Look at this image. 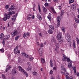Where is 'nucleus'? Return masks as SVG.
<instances>
[{
    "label": "nucleus",
    "instance_id": "1",
    "mask_svg": "<svg viewBox=\"0 0 79 79\" xmlns=\"http://www.w3.org/2000/svg\"><path fill=\"white\" fill-rule=\"evenodd\" d=\"M61 33L59 32L56 36V39L57 40H59L60 44H61L62 42H63V40L62 39V37H61Z\"/></svg>",
    "mask_w": 79,
    "mask_h": 79
},
{
    "label": "nucleus",
    "instance_id": "2",
    "mask_svg": "<svg viewBox=\"0 0 79 79\" xmlns=\"http://www.w3.org/2000/svg\"><path fill=\"white\" fill-rule=\"evenodd\" d=\"M65 58L66 60H67L68 62H69L68 64V67L71 69L73 68V65H72V63H73V62H72V61L69 58L66 57Z\"/></svg>",
    "mask_w": 79,
    "mask_h": 79
},
{
    "label": "nucleus",
    "instance_id": "3",
    "mask_svg": "<svg viewBox=\"0 0 79 79\" xmlns=\"http://www.w3.org/2000/svg\"><path fill=\"white\" fill-rule=\"evenodd\" d=\"M19 34V31H18V30H15L13 33H11V35L12 37H15V35H18Z\"/></svg>",
    "mask_w": 79,
    "mask_h": 79
},
{
    "label": "nucleus",
    "instance_id": "4",
    "mask_svg": "<svg viewBox=\"0 0 79 79\" xmlns=\"http://www.w3.org/2000/svg\"><path fill=\"white\" fill-rule=\"evenodd\" d=\"M5 16L6 17H4L3 19V21H6L8 19H10V16L9 15H7V14H5Z\"/></svg>",
    "mask_w": 79,
    "mask_h": 79
},
{
    "label": "nucleus",
    "instance_id": "5",
    "mask_svg": "<svg viewBox=\"0 0 79 79\" xmlns=\"http://www.w3.org/2000/svg\"><path fill=\"white\" fill-rule=\"evenodd\" d=\"M60 21H61L60 18L57 17V21L58 22L57 24L58 25L57 26V27H59L60 24Z\"/></svg>",
    "mask_w": 79,
    "mask_h": 79
},
{
    "label": "nucleus",
    "instance_id": "6",
    "mask_svg": "<svg viewBox=\"0 0 79 79\" xmlns=\"http://www.w3.org/2000/svg\"><path fill=\"white\" fill-rule=\"evenodd\" d=\"M15 8V6H12L9 9L8 11H10V10H11V11H12V10H14Z\"/></svg>",
    "mask_w": 79,
    "mask_h": 79
},
{
    "label": "nucleus",
    "instance_id": "7",
    "mask_svg": "<svg viewBox=\"0 0 79 79\" xmlns=\"http://www.w3.org/2000/svg\"><path fill=\"white\" fill-rule=\"evenodd\" d=\"M50 66L52 68L53 67V61L51 60L50 62Z\"/></svg>",
    "mask_w": 79,
    "mask_h": 79
},
{
    "label": "nucleus",
    "instance_id": "8",
    "mask_svg": "<svg viewBox=\"0 0 79 79\" xmlns=\"http://www.w3.org/2000/svg\"><path fill=\"white\" fill-rule=\"evenodd\" d=\"M37 18L38 19H39L40 20V21H41L42 20V17L40 14H38L37 15Z\"/></svg>",
    "mask_w": 79,
    "mask_h": 79
},
{
    "label": "nucleus",
    "instance_id": "9",
    "mask_svg": "<svg viewBox=\"0 0 79 79\" xmlns=\"http://www.w3.org/2000/svg\"><path fill=\"white\" fill-rule=\"evenodd\" d=\"M39 53L41 56L42 55V49L40 48L39 50Z\"/></svg>",
    "mask_w": 79,
    "mask_h": 79
},
{
    "label": "nucleus",
    "instance_id": "10",
    "mask_svg": "<svg viewBox=\"0 0 79 79\" xmlns=\"http://www.w3.org/2000/svg\"><path fill=\"white\" fill-rule=\"evenodd\" d=\"M72 8L73 9V10H76V4H73L72 5Z\"/></svg>",
    "mask_w": 79,
    "mask_h": 79
},
{
    "label": "nucleus",
    "instance_id": "11",
    "mask_svg": "<svg viewBox=\"0 0 79 79\" xmlns=\"http://www.w3.org/2000/svg\"><path fill=\"white\" fill-rule=\"evenodd\" d=\"M31 17L32 15L31 14H29L28 15L27 17V19H28V20H29V19H31Z\"/></svg>",
    "mask_w": 79,
    "mask_h": 79
},
{
    "label": "nucleus",
    "instance_id": "12",
    "mask_svg": "<svg viewBox=\"0 0 79 79\" xmlns=\"http://www.w3.org/2000/svg\"><path fill=\"white\" fill-rule=\"evenodd\" d=\"M51 40H52L54 42H55L56 45L57 44V45H58V44L56 43V40H55V38H52L51 39Z\"/></svg>",
    "mask_w": 79,
    "mask_h": 79
},
{
    "label": "nucleus",
    "instance_id": "13",
    "mask_svg": "<svg viewBox=\"0 0 79 79\" xmlns=\"http://www.w3.org/2000/svg\"><path fill=\"white\" fill-rule=\"evenodd\" d=\"M61 69L62 70H63V71H64V72H66V70L65 69V68H64V66H61Z\"/></svg>",
    "mask_w": 79,
    "mask_h": 79
},
{
    "label": "nucleus",
    "instance_id": "14",
    "mask_svg": "<svg viewBox=\"0 0 79 79\" xmlns=\"http://www.w3.org/2000/svg\"><path fill=\"white\" fill-rule=\"evenodd\" d=\"M16 17H15V16L12 17V19L13 21H15L16 20Z\"/></svg>",
    "mask_w": 79,
    "mask_h": 79
},
{
    "label": "nucleus",
    "instance_id": "15",
    "mask_svg": "<svg viewBox=\"0 0 79 79\" xmlns=\"http://www.w3.org/2000/svg\"><path fill=\"white\" fill-rule=\"evenodd\" d=\"M48 32L49 34H51L53 33V31H52V30L50 29H49L48 30Z\"/></svg>",
    "mask_w": 79,
    "mask_h": 79
},
{
    "label": "nucleus",
    "instance_id": "16",
    "mask_svg": "<svg viewBox=\"0 0 79 79\" xmlns=\"http://www.w3.org/2000/svg\"><path fill=\"white\" fill-rule=\"evenodd\" d=\"M43 12H44V13H45V12H46V11H47V9H46L45 7H43Z\"/></svg>",
    "mask_w": 79,
    "mask_h": 79
},
{
    "label": "nucleus",
    "instance_id": "17",
    "mask_svg": "<svg viewBox=\"0 0 79 79\" xmlns=\"http://www.w3.org/2000/svg\"><path fill=\"white\" fill-rule=\"evenodd\" d=\"M66 79H73V77H70V78L69 77V76H68H68L67 75H66Z\"/></svg>",
    "mask_w": 79,
    "mask_h": 79
},
{
    "label": "nucleus",
    "instance_id": "18",
    "mask_svg": "<svg viewBox=\"0 0 79 79\" xmlns=\"http://www.w3.org/2000/svg\"><path fill=\"white\" fill-rule=\"evenodd\" d=\"M69 37H69V34H67L65 35V38L66 39H67L69 38Z\"/></svg>",
    "mask_w": 79,
    "mask_h": 79
},
{
    "label": "nucleus",
    "instance_id": "19",
    "mask_svg": "<svg viewBox=\"0 0 79 79\" xmlns=\"http://www.w3.org/2000/svg\"><path fill=\"white\" fill-rule=\"evenodd\" d=\"M51 9L52 12L54 13H56V12H55V10H54V9H53V8L51 7Z\"/></svg>",
    "mask_w": 79,
    "mask_h": 79
},
{
    "label": "nucleus",
    "instance_id": "20",
    "mask_svg": "<svg viewBox=\"0 0 79 79\" xmlns=\"http://www.w3.org/2000/svg\"><path fill=\"white\" fill-rule=\"evenodd\" d=\"M61 14L60 15V16H62L64 14V10H62L61 11Z\"/></svg>",
    "mask_w": 79,
    "mask_h": 79
},
{
    "label": "nucleus",
    "instance_id": "21",
    "mask_svg": "<svg viewBox=\"0 0 79 79\" xmlns=\"http://www.w3.org/2000/svg\"><path fill=\"white\" fill-rule=\"evenodd\" d=\"M48 18L50 21H52V19L51 18V15H48Z\"/></svg>",
    "mask_w": 79,
    "mask_h": 79
},
{
    "label": "nucleus",
    "instance_id": "22",
    "mask_svg": "<svg viewBox=\"0 0 79 79\" xmlns=\"http://www.w3.org/2000/svg\"><path fill=\"white\" fill-rule=\"evenodd\" d=\"M10 37V35H7L5 36V37L6 38V39H8Z\"/></svg>",
    "mask_w": 79,
    "mask_h": 79
},
{
    "label": "nucleus",
    "instance_id": "23",
    "mask_svg": "<svg viewBox=\"0 0 79 79\" xmlns=\"http://www.w3.org/2000/svg\"><path fill=\"white\" fill-rule=\"evenodd\" d=\"M41 61L42 63H45V60L44 59L42 58L41 59Z\"/></svg>",
    "mask_w": 79,
    "mask_h": 79
},
{
    "label": "nucleus",
    "instance_id": "24",
    "mask_svg": "<svg viewBox=\"0 0 79 79\" xmlns=\"http://www.w3.org/2000/svg\"><path fill=\"white\" fill-rule=\"evenodd\" d=\"M49 27L53 31V30H54V27L53 26H49Z\"/></svg>",
    "mask_w": 79,
    "mask_h": 79
},
{
    "label": "nucleus",
    "instance_id": "25",
    "mask_svg": "<svg viewBox=\"0 0 79 79\" xmlns=\"http://www.w3.org/2000/svg\"><path fill=\"white\" fill-rule=\"evenodd\" d=\"M75 23H79V20L76 19H75Z\"/></svg>",
    "mask_w": 79,
    "mask_h": 79
},
{
    "label": "nucleus",
    "instance_id": "26",
    "mask_svg": "<svg viewBox=\"0 0 79 79\" xmlns=\"http://www.w3.org/2000/svg\"><path fill=\"white\" fill-rule=\"evenodd\" d=\"M4 36V34L3 33H1L0 35V39H2V37H3Z\"/></svg>",
    "mask_w": 79,
    "mask_h": 79
},
{
    "label": "nucleus",
    "instance_id": "27",
    "mask_svg": "<svg viewBox=\"0 0 79 79\" xmlns=\"http://www.w3.org/2000/svg\"><path fill=\"white\" fill-rule=\"evenodd\" d=\"M66 39V40H67V41H68V42H70V41H71V39L70 37Z\"/></svg>",
    "mask_w": 79,
    "mask_h": 79
},
{
    "label": "nucleus",
    "instance_id": "28",
    "mask_svg": "<svg viewBox=\"0 0 79 79\" xmlns=\"http://www.w3.org/2000/svg\"><path fill=\"white\" fill-rule=\"evenodd\" d=\"M73 46L74 48H76V43H75V41L73 42Z\"/></svg>",
    "mask_w": 79,
    "mask_h": 79
},
{
    "label": "nucleus",
    "instance_id": "29",
    "mask_svg": "<svg viewBox=\"0 0 79 79\" xmlns=\"http://www.w3.org/2000/svg\"><path fill=\"white\" fill-rule=\"evenodd\" d=\"M61 29H62L63 32H65V30L64 29V27H62Z\"/></svg>",
    "mask_w": 79,
    "mask_h": 79
},
{
    "label": "nucleus",
    "instance_id": "30",
    "mask_svg": "<svg viewBox=\"0 0 79 79\" xmlns=\"http://www.w3.org/2000/svg\"><path fill=\"white\" fill-rule=\"evenodd\" d=\"M69 4H71V3H73L74 2V0H69Z\"/></svg>",
    "mask_w": 79,
    "mask_h": 79
},
{
    "label": "nucleus",
    "instance_id": "31",
    "mask_svg": "<svg viewBox=\"0 0 79 79\" xmlns=\"http://www.w3.org/2000/svg\"><path fill=\"white\" fill-rule=\"evenodd\" d=\"M18 68L20 71H21V70L23 69L22 68V67H21V66H19Z\"/></svg>",
    "mask_w": 79,
    "mask_h": 79
},
{
    "label": "nucleus",
    "instance_id": "32",
    "mask_svg": "<svg viewBox=\"0 0 79 79\" xmlns=\"http://www.w3.org/2000/svg\"><path fill=\"white\" fill-rule=\"evenodd\" d=\"M28 68H29V69H30V71H31L32 70V66L29 65L28 66Z\"/></svg>",
    "mask_w": 79,
    "mask_h": 79
},
{
    "label": "nucleus",
    "instance_id": "33",
    "mask_svg": "<svg viewBox=\"0 0 79 79\" xmlns=\"http://www.w3.org/2000/svg\"><path fill=\"white\" fill-rule=\"evenodd\" d=\"M18 49V46H17L14 49V51H16V50H17Z\"/></svg>",
    "mask_w": 79,
    "mask_h": 79
},
{
    "label": "nucleus",
    "instance_id": "34",
    "mask_svg": "<svg viewBox=\"0 0 79 79\" xmlns=\"http://www.w3.org/2000/svg\"><path fill=\"white\" fill-rule=\"evenodd\" d=\"M23 37L24 38H25V37H27V35H26V33H25L23 35Z\"/></svg>",
    "mask_w": 79,
    "mask_h": 79
},
{
    "label": "nucleus",
    "instance_id": "35",
    "mask_svg": "<svg viewBox=\"0 0 79 79\" xmlns=\"http://www.w3.org/2000/svg\"><path fill=\"white\" fill-rule=\"evenodd\" d=\"M73 70L74 71V73H76V67H73Z\"/></svg>",
    "mask_w": 79,
    "mask_h": 79
},
{
    "label": "nucleus",
    "instance_id": "36",
    "mask_svg": "<svg viewBox=\"0 0 79 79\" xmlns=\"http://www.w3.org/2000/svg\"><path fill=\"white\" fill-rule=\"evenodd\" d=\"M19 38V36H17L15 38V40H17L18 39V38Z\"/></svg>",
    "mask_w": 79,
    "mask_h": 79
},
{
    "label": "nucleus",
    "instance_id": "37",
    "mask_svg": "<svg viewBox=\"0 0 79 79\" xmlns=\"http://www.w3.org/2000/svg\"><path fill=\"white\" fill-rule=\"evenodd\" d=\"M76 39L77 40V43L78 44H79V39L77 37L76 38Z\"/></svg>",
    "mask_w": 79,
    "mask_h": 79
},
{
    "label": "nucleus",
    "instance_id": "38",
    "mask_svg": "<svg viewBox=\"0 0 79 79\" xmlns=\"http://www.w3.org/2000/svg\"><path fill=\"white\" fill-rule=\"evenodd\" d=\"M21 54L23 56H25L26 55V54L25 52H22Z\"/></svg>",
    "mask_w": 79,
    "mask_h": 79
},
{
    "label": "nucleus",
    "instance_id": "39",
    "mask_svg": "<svg viewBox=\"0 0 79 79\" xmlns=\"http://www.w3.org/2000/svg\"><path fill=\"white\" fill-rule=\"evenodd\" d=\"M5 39H4L3 40V41L2 42L3 45H5Z\"/></svg>",
    "mask_w": 79,
    "mask_h": 79
},
{
    "label": "nucleus",
    "instance_id": "40",
    "mask_svg": "<svg viewBox=\"0 0 79 79\" xmlns=\"http://www.w3.org/2000/svg\"><path fill=\"white\" fill-rule=\"evenodd\" d=\"M2 77L3 78V79H5V76L4 74H2Z\"/></svg>",
    "mask_w": 79,
    "mask_h": 79
},
{
    "label": "nucleus",
    "instance_id": "41",
    "mask_svg": "<svg viewBox=\"0 0 79 79\" xmlns=\"http://www.w3.org/2000/svg\"><path fill=\"white\" fill-rule=\"evenodd\" d=\"M37 74V73L36 72H34L33 73V75H36Z\"/></svg>",
    "mask_w": 79,
    "mask_h": 79
},
{
    "label": "nucleus",
    "instance_id": "42",
    "mask_svg": "<svg viewBox=\"0 0 79 79\" xmlns=\"http://www.w3.org/2000/svg\"><path fill=\"white\" fill-rule=\"evenodd\" d=\"M24 74L26 75V76H28V74H27V73H26V72L25 71L24 72Z\"/></svg>",
    "mask_w": 79,
    "mask_h": 79
},
{
    "label": "nucleus",
    "instance_id": "43",
    "mask_svg": "<svg viewBox=\"0 0 79 79\" xmlns=\"http://www.w3.org/2000/svg\"><path fill=\"white\" fill-rule=\"evenodd\" d=\"M9 5H6V6H5V8H6V9H8V8H9Z\"/></svg>",
    "mask_w": 79,
    "mask_h": 79
},
{
    "label": "nucleus",
    "instance_id": "44",
    "mask_svg": "<svg viewBox=\"0 0 79 79\" xmlns=\"http://www.w3.org/2000/svg\"><path fill=\"white\" fill-rule=\"evenodd\" d=\"M12 15V13L11 12H9V14H7V15H9V16H10V15Z\"/></svg>",
    "mask_w": 79,
    "mask_h": 79
},
{
    "label": "nucleus",
    "instance_id": "45",
    "mask_svg": "<svg viewBox=\"0 0 79 79\" xmlns=\"http://www.w3.org/2000/svg\"><path fill=\"white\" fill-rule=\"evenodd\" d=\"M45 5L46 6H48V4L47 2H46L45 4Z\"/></svg>",
    "mask_w": 79,
    "mask_h": 79
},
{
    "label": "nucleus",
    "instance_id": "46",
    "mask_svg": "<svg viewBox=\"0 0 79 79\" xmlns=\"http://www.w3.org/2000/svg\"><path fill=\"white\" fill-rule=\"evenodd\" d=\"M38 8H39V11H40V12L41 10H40V6L39 5H38Z\"/></svg>",
    "mask_w": 79,
    "mask_h": 79
},
{
    "label": "nucleus",
    "instance_id": "47",
    "mask_svg": "<svg viewBox=\"0 0 79 79\" xmlns=\"http://www.w3.org/2000/svg\"><path fill=\"white\" fill-rule=\"evenodd\" d=\"M21 71V72H22V73H24L25 72V70L24 69H22L21 71Z\"/></svg>",
    "mask_w": 79,
    "mask_h": 79
},
{
    "label": "nucleus",
    "instance_id": "48",
    "mask_svg": "<svg viewBox=\"0 0 79 79\" xmlns=\"http://www.w3.org/2000/svg\"><path fill=\"white\" fill-rule=\"evenodd\" d=\"M0 51L1 52H4V50H3V49H0Z\"/></svg>",
    "mask_w": 79,
    "mask_h": 79
},
{
    "label": "nucleus",
    "instance_id": "49",
    "mask_svg": "<svg viewBox=\"0 0 79 79\" xmlns=\"http://www.w3.org/2000/svg\"><path fill=\"white\" fill-rule=\"evenodd\" d=\"M25 58H28L29 57V56L27 54H26V55L25 56Z\"/></svg>",
    "mask_w": 79,
    "mask_h": 79
},
{
    "label": "nucleus",
    "instance_id": "50",
    "mask_svg": "<svg viewBox=\"0 0 79 79\" xmlns=\"http://www.w3.org/2000/svg\"><path fill=\"white\" fill-rule=\"evenodd\" d=\"M40 47H44V44H41L40 45Z\"/></svg>",
    "mask_w": 79,
    "mask_h": 79
},
{
    "label": "nucleus",
    "instance_id": "51",
    "mask_svg": "<svg viewBox=\"0 0 79 79\" xmlns=\"http://www.w3.org/2000/svg\"><path fill=\"white\" fill-rule=\"evenodd\" d=\"M29 34H30L29 33L27 32V33H26V35L27 36H29L30 35Z\"/></svg>",
    "mask_w": 79,
    "mask_h": 79
},
{
    "label": "nucleus",
    "instance_id": "52",
    "mask_svg": "<svg viewBox=\"0 0 79 79\" xmlns=\"http://www.w3.org/2000/svg\"><path fill=\"white\" fill-rule=\"evenodd\" d=\"M29 59L30 60H33L34 59V58L32 57L31 56L29 57Z\"/></svg>",
    "mask_w": 79,
    "mask_h": 79
},
{
    "label": "nucleus",
    "instance_id": "53",
    "mask_svg": "<svg viewBox=\"0 0 79 79\" xmlns=\"http://www.w3.org/2000/svg\"><path fill=\"white\" fill-rule=\"evenodd\" d=\"M50 73L51 74H53V71L52 70H51L50 71Z\"/></svg>",
    "mask_w": 79,
    "mask_h": 79
},
{
    "label": "nucleus",
    "instance_id": "54",
    "mask_svg": "<svg viewBox=\"0 0 79 79\" xmlns=\"http://www.w3.org/2000/svg\"><path fill=\"white\" fill-rule=\"evenodd\" d=\"M17 53H20V50H18L17 51Z\"/></svg>",
    "mask_w": 79,
    "mask_h": 79
},
{
    "label": "nucleus",
    "instance_id": "55",
    "mask_svg": "<svg viewBox=\"0 0 79 79\" xmlns=\"http://www.w3.org/2000/svg\"><path fill=\"white\" fill-rule=\"evenodd\" d=\"M8 68H7L6 69V72H7L8 71Z\"/></svg>",
    "mask_w": 79,
    "mask_h": 79
},
{
    "label": "nucleus",
    "instance_id": "56",
    "mask_svg": "<svg viewBox=\"0 0 79 79\" xmlns=\"http://www.w3.org/2000/svg\"><path fill=\"white\" fill-rule=\"evenodd\" d=\"M34 15H33L32 17H31V19H34Z\"/></svg>",
    "mask_w": 79,
    "mask_h": 79
},
{
    "label": "nucleus",
    "instance_id": "57",
    "mask_svg": "<svg viewBox=\"0 0 79 79\" xmlns=\"http://www.w3.org/2000/svg\"><path fill=\"white\" fill-rule=\"evenodd\" d=\"M56 68L55 67H54L53 68V70H56Z\"/></svg>",
    "mask_w": 79,
    "mask_h": 79
},
{
    "label": "nucleus",
    "instance_id": "58",
    "mask_svg": "<svg viewBox=\"0 0 79 79\" xmlns=\"http://www.w3.org/2000/svg\"><path fill=\"white\" fill-rule=\"evenodd\" d=\"M66 59L64 58L62 60L63 61H66Z\"/></svg>",
    "mask_w": 79,
    "mask_h": 79
},
{
    "label": "nucleus",
    "instance_id": "59",
    "mask_svg": "<svg viewBox=\"0 0 79 79\" xmlns=\"http://www.w3.org/2000/svg\"><path fill=\"white\" fill-rule=\"evenodd\" d=\"M13 74H16V71H14V72H13Z\"/></svg>",
    "mask_w": 79,
    "mask_h": 79
},
{
    "label": "nucleus",
    "instance_id": "60",
    "mask_svg": "<svg viewBox=\"0 0 79 79\" xmlns=\"http://www.w3.org/2000/svg\"><path fill=\"white\" fill-rule=\"evenodd\" d=\"M11 12L12 13V14H15V12L14 11H12Z\"/></svg>",
    "mask_w": 79,
    "mask_h": 79
},
{
    "label": "nucleus",
    "instance_id": "61",
    "mask_svg": "<svg viewBox=\"0 0 79 79\" xmlns=\"http://www.w3.org/2000/svg\"><path fill=\"white\" fill-rule=\"evenodd\" d=\"M29 70H30V69H29V68L28 67V68L27 69V71H29Z\"/></svg>",
    "mask_w": 79,
    "mask_h": 79
},
{
    "label": "nucleus",
    "instance_id": "62",
    "mask_svg": "<svg viewBox=\"0 0 79 79\" xmlns=\"http://www.w3.org/2000/svg\"><path fill=\"white\" fill-rule=\"evenodd\" d=\"M53 2H58V0H53Z\"/></svg>",
    "mask_w": 79,
    "mask_h": 79
},
{
    "label": "nucleus",
    "instance_id": "63",
    "mask_svg": "<svg viewBox=\"0 0 79 79\" xmlns=\"http://www.w3.org/2000/svg\"><path fill=\"white\" fill-rule=\"evenodd\" d=\"M63 57H64V58H66H66H67V57H66V56L65 55H63Z\"/></svg>",
    "mask_w": 79,
    "mask_h": 79
},
{
    "label": "nucleus",
    "instance_id": "64",
    "mask_svg": "<svg viewBox=\"0 0 79 79\" xmlns=\"http://www.w3.org/2000/svg\"><path fill=\"white\" fill-rule=\"evenodd\" d=\"M77 76L79 77V73H77Z\"/></svg>",
    "mask_w": 79,
    "mask_h": 79
}]
</instances>
